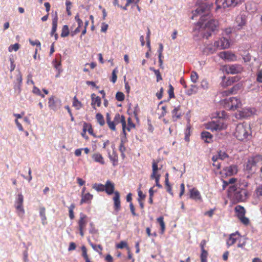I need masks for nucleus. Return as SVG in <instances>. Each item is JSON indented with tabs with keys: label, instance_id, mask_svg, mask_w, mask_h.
<instances>
[{
	"label": "nucleus",
	"instance_id": "nucleus-1",
	"mask_svg": "<svg viewBox=\"0 0 262 262\" xmlns=\"http://www.w3.org/2000/svg\"><path fill=\"white\" fill-rule=\"evenodd\" d=\"M218 26L217 20L210 18L209 15H202L193 30H198L203 37L208 38L217 29Z\"/></svg>",
	"mask_w": 262,
	"mask_h": 262
},
{
	"label": "nucleus",
	"instance_id": "nucleus-2",
	"mask_svg": "<svg viewBox=\"0 0 262 262\" xmlns=\"http://www.w3.org/2000/svg\"><path fill=\"white\" fill-rule=\"evenodd\" d=\"M250 126L247 123L238 124L234 133L236 138L240 141H245L249 140L251 137Z\"/></svg>",
	"mask_w": 262,
	"mask_h": 262
},
{
	"label": "nucleus",
	"instance_id": "nucleus-3",
	"mask_svg": "<svg viewBox=\"0 0 262 262\" xmlns=\"http://www.w3.org/2000/svg\"><path fill=\"white\" fill-rule=\"evenodd\" d=\"M228 192L229 195L237 202L244 201L248 196V192L245 189L237 188L235 185L229 187Z\"/></svg>",
	"mask_w": 262,
	"mask_h": 262
},
{
	"label": "nucleus",
	"instance_id": "nucleus-4",
	"mask_svg": "<svg viewBox=\"0 0 262 262\" xmlns=\"http://www.w3.org/2000/svg\"><path fill=\"white\" fill-rule=\"evenodd\" d=\"M205 127L212 132H219L227 128V123L223 119H217L205 124Z\"/></svg>",
	"mask_w": 262,
	"mask_h": 262
},
{
	"label": "nucleus",
	"instance_id": "nucleus-5",
	"mask_svg": "<svg viewBox=\"0 0 262 262\" xmlns=\"http://www.w3.org/2000/svg\"><path fill=\"white\" fill-rule=\"evenodd\" d=\"M221 102L224 108L228 110L234 111L242 106L241 100L235 97L225 99Z\"/></svg>",
	"mask_w": 262,
	"mask_h": 262
},
{
	"label": "nucleus",
	"instance_id": "nucleus-6",
	"mask_svg": "<svg viewBox=\"0 0 262 262\" xmlns=\"http://www.w3.org/2000/svg\"><path fill=\"white\" fill-rule=\"evenodd\" d=\"M196 4L198 7L193 12L192 19H194L196 15H201L204 12L207 13L211 7L212 6V3H210L207 0H198Z\"/></svg>",
	"mask_w": 262,
	"mask_h": 262
},
{
	"label": "nucleus",
	"instance_id": "nucleus-7",
	"mask_svg": "<svg viewBox=\"0 0 262 262\" xmlns=\"http://www.w3.org/2000/svg\"><path fill=\"white\" fill-rule=\"evenodd\" d=\"M261 161L262 156L257 155L253 157H250L248 159L244 169L249 173H254L256 170L257 164Z\"/></svg>",
	"mask_w": 262,
	"mask_h": 262
},
{
	"label": "nucleus",
	"instance_id": "nucleus-8",
	"mask_svg": "<svg viewBox=\"0 0 262 262\" xmlns=\"http://www.w3.org/2000/svg\"><path fill=\"white\" fill-rule=\"evenodd\" d=\"M159 163V161H156L154 160L152 162V173L150 175V179L155 180L156 185L160 188L162 186L159 183L160 179L161 177V174L159 172V170L161 169V166L160 167H158V164Z\"/></svg>",
	"mask_w": 262,
	"mask_h": 262
},
{
	"label": "nucleus",
	"instance_id": "nucleus-9",
	"mask_svg": "<svg viewBox=\"0 0 262 262\" xmlns=\"http://www.w3.org/2000/svg\"><path fill=\"white\" fill-rule=\"evenodd\" d=\"M243 0H216V10L226 8L230 7H235L242 2Z\"/></svg>",
	"mask_w": 262,
	"mask_h": 262
},
{
	"label": "nucleus",
	"instance_id": "nucleus-10",
	"mask_svg": "<svg viewBox=\"0 0 262 262\" xmlns=\"http://www.w3.org/2000/svg\"><path fill=\"white\" fill-rule=\"evenodd\" d=\"M222 70L227 74H236L241 73L243 70V67L238 64L225 65Z\"/></svg>",
	"mask_w": 262,
	"mask_h": 262
},
{
	"label": "nucleus",
	"instance_id": "nucleus-11",
	"mask_svg": "<svg viewBox=\"0 0 262 262\" xmlns=\"http://www.w3.org/2000/svg\"><path fill=\"white\" fill-rule=\"evenodd\" d=\"M255 112L254 108L245 107L241 111L237 112L235 116L237 119H240L244 118L249 117L253 115Z\"/></svg>",
	"mask_w": 262,
	"mask_h": 262
},
{
	"label": "nucleus",
	"instance_id": "nucleus-12",
	"mask_svg": "<svg viewBox=\"0 0 262 262\" xmlns=\"http://www.w3.org/2000/svg\"><path fill=\"white\" fill-rule=\"evenodd\" d=\"M218 55L220 58L228 62L235 61L237 60V56L231 51L221 52Z\"/></svg>",
	"mask_w": 262,
	"mask_h": 262
},
{
	"label": "nucleus",
	"instance_id": "nucleus-13",
	"mask_svg": "<svg viewBox=\"0 0 262 262\" xmlns=\"http://www.w3.org/2000/svg\"><path fill=\"white\" fill-rule=\"evenodd\" d=\"M215 46L218 49H225L229 48L230 42L228 38L222 37L215 41Z\"/></svg>",
	"mask_w": 262,
	"mask_h": 262
},
{
	"label": "nucleus",
	"instance_id": "nucleus-14",
	"mask_svg": "<svg viewBox=\"0 0 262 262\" xmlns=\"http://www.w3.org/2000/svg\"><path fill=\"white\" fill-rule=\"evenodd\" d=\"M189 197L195 202H202V198L199 191L195 188L189 190Z\"/></svg>",
	"mask_w": 262,
	"mask_h": 262
},
{
	"label": "nucleus",
	"instance_id": "nucleus-15",
	"mask_svg": "<svg viewBox=\"0 0 262 262\" xmlns=\"http://www.w3.org/2000/svg\"><path fill=\"white\" fill-rule=\"evenodd\" d=\"M88 223V217L84 213H80L79 219L78 221V229H85L86 225Z\"/></svg>",
	"mask_w": 262,
	"mask_h": 262
},
{
	"label": "nucleus",
	"instance_id": "nucleus-16",
	"mask_svg": "<svg viewBox=\"0 0 262 262\" xmlns=\"http://www.w3.org/2000/svg\"><path fill=\"white\" fill-rule=\"evenodd\" d=\"M114 122L116 124H117L120 123H121L123 133L124 136H126V133H125L126 122L125 120L124 117L123 116H121V115H119V114H116V115L114 117Z\"/></svg>",
	"mask_w": 262,
	"mask_h": 262
},
{
	"label": "nucleus",
	"instance_id": "nucleus-17",
	"mask_svg": "<svg viewBox=\"0 0 262 262\" xmlns=\"http://www.w3.org/2000/svg\"><path fill=\"white\" fill-rule=\"evenodd\" d=\"M246 23V18L245 15H239L236 17L235 19V27L238 30L242 29L243 27L245 25Z\"/></svg>",
	"mask_w": 262,
	"mask_h": 262
},
{
	"label": "nucleus",
	"instance_id": "nucleus-18",
	"mask_svg": "<svg viewBox=\"0 0 262 262\" xmlns=\"http://www.w3.org/2000/svg\"><path fill=\"white\" fill-rule=\"evenodd\" d=\"M224 171L226 176H231L235 174L238 172V168L236 165H232L224 168Z\"/></svg>",
	"mask_w": 262,
	"mask_h": 262
},
{
	"label": "nucleus",
	"instance_id": "nucleus-19",
	"mask_svg": "<svg viewBox=\"0 0 262 262\" xmlns=\"http://www.w3.org/2000/svg\"><path fill=\"white\" fill-rule=\"evenodd\" d=\"M114 209L116 212H118L121 208L120 194L118 191H115L113 197Z\"/></svg>",
	"mask_w": 262,
	"mask_h": 262
},
{
	"label": "nucleus",
	"instance_id": "nucleus-20",
	"mask_svg": "<svg viewBox=\"0 0 262 262\" xmlns=\"http://www.w3.org/2000/svg\"><path fill=\"white\" fill-rule=\"evenodd\" d=\"M171 114L172 118L173 121H177L178 119H180L182 116L180 105L175 107L172 111Z\"/></svg>",
	"mask_w": 262,
	"mask_h": 262
},
{
	"label": "nucleus",
	"instance_id": "nucleus-21",
	"mask_svg": "<svg viewBox=\"0 0 262 262\" xmlns=\"http://www.w3.org/2000/svg\"><path fill=\"white\" fill-rule=\"evenodd\" d=\"M239 234L237 232L230 234L227 241V246L229 247L233 245L237 241L239 240Z\"/></svg>",
	"mask_w": 262,
	"mask_h": 262
},
{
	"label": "nucleus",
	"instance_id": "nucleus-22",
	"mask_svg": "<svg viewBox=\"0 0 262 262\" xmlns=\"http://www.w3.org/2000/svg\"><path fill=\"white\" fill-rule=\"evenodd\" d=\"M93 198V195L88 192L85 193H81V199L80 200V204L83 203L90 204Z\"/></svg>",
	"mask_w": 262,
	"mask_h": 262
},
{
	"label": "nucleus",
	"instance_id": "nucleus-23",
	"mask_svg": "<svg viewBox=\"0 0 262 262\" xmlns=\"http://www.w3.org/2000/svg\"><path fill=\"white\" fill-rule=\"evenodd\" d=\"M92 103L91 105L92 107L96 109V106L99 107L101 103V100L99 96H97L95 94L91 95Z\"/></svg>",
	"mask_w": 262,
	"mask_h": 262
},
{
	"label": "nucleus",
	"instance_id": "nucleus-24",
	"mask_svg": "<svg viewBox=\"0 0 262 262\" xmlns=\"http://www.w3.org/2000/svg\"><path fill=\"white\" fill-rule=\"evenodd\" d=\"M115 185L113 183L110 181H107L105 184V192L109 195L114 193Z\"/></svg>",
	"mask_w": 262,
	"mask_h": 262
},
{
	"label": "nucleus",
	"instance_id": "nucleus-25",
	"mask_svg": "<svg viewBox=\"0 0 262 262\" xmlns=\"http://www.w3.org/2000/svg\"><path fill=\"white\" fill-rule=\"evenodd\" d=\"M92 159L96 162H98L102 165L105 164L104 160L100 153L96 152L92 155Z\"/></svg>",
	"mask_w": 262,
	"mask_h": 262
},
{
	"label": "nucleus",
	"instance_id": "nucleus-26",
	"mask_svg": "<svg viewBox=\"0 0 262 262\" xmlns=\"http://www.w3.org/2000/svg\"><path fill=\"white\" fill-rule=\"evenodd\" d=\"M58 20V18L57 16V13L56 12L55 16H54L52 20V28L51 31L52 35H53L55 33H56L57 28Z\"/></svg>",
	"mask_w": 262,
	"mask_h": 262
},
{
	"label": "nucleus",
	"instance_id": "nucleus-27",
	"mask_svg": "<svg viewBox=\"0 0 262 262\" xmlns=\"http://www.w3.org/2000/svg\"><path fill=\"white\" fill-rule=\"evenodd\" d=\"M39 215L40 216L41 222L43 225L47 224V217L46 216V209L43 207H40L39 208Z\"/></svg>",
	"mask_w": 262,
	"mask_h": 262
},
{
	"label": "nucleus",
	"instance_id": "nucleus-28",
	"mask_svg": "<svg viewBox=\"0 0 262 262\" xmlns=\"http://www.w3.org/2000/svg\"><path fill=\"white\" fill-rule=\"evenodd\" d=\"M201 137L203 140H204L206 142L209 143L212 140V136L208 132H202Z\"/></svg>",
	"mask_w": 262,
	"mask_h": 262
},
{
	"label": "nucleus",
	"instance_id": "nucleus-29",
	"mask_svg": "<svg viewBox=\"0 0 262 262\" xmlns=\"http://www.w3.org/2000/svg\"><path fill=\"white\" fill-rule=\"evenodd\" d=\"M235 210L238 218L242 217L245 214V210L244 208L240 205L236 206Z\"/></svg>",
	"mask_w": 262,
	"mask_h": 262
},
{
	"label": "nucleus",
	"instance_id": "nucleus-30",
	"mask_svg": "<svg viewBox=\"0 0 262 262\" xmlns=\"http://www.w3.org/2000/svg\"><path fill=\"white\" fill-rule=\"evenodd\" d=\"M217 49V47L215 46V42L213 45H208L205 48V52H207V53H213Z\"/></svg>",
	"mask_w": 262,
	"mask_h": 262
},
{
	"label": "nucleus",
	"instance_id": "nucleus-31",
	"mask_svg": "<svg viewBox=\"0 0 262 262\" xmlns=\"http://www.w3.org/2000/svg\"><path fill=\"white\" fill-rule=\"evenodd\" d=\"M198 91V88L196 85L194 84H191L190 85V88L188 89L186 92V94L190 96L192 95L193 94H195Z\"/></svg>",
	"mask_w": 262,
	"mask_h": 262
},
{
	"label": "nucleus",
	"instance_id": "nucleus-32",
	"mask_svg": "<svg viewBox=\"0 0 262 262\" xmlns=\"http://www.w3.org/2000/svg\"><path fill=\"white\" fill-rule=\"evenodd\" d=\"M24 196L21 194H18L15 201V206H23Z\"/></svg>",
	"mask_w": 262,
	"mask_h": 262
},
{
	"label": "nucleus",
	"instance_id": "nucleus-33",
	"mask_svg": "<svg viewBox=\"0 0 262 262\" xmlns=\"http://www.w3.org/2000/svg\"><path fill=\"white\" fill-rule=\"evenodd\" d=\"M240 89V85L236 84L234 85L230 90V91H224L223 92V95H227L231 93H236V92Z\"/></svg>",
	"mask_w": 262,
	"mask_h": 262
},
{
	"label": "nucleus",
	"instance_id": "nucleus-34",
	"mask_svg": "<svg viewBox=\"0 0 262 262\" xmlns=\"http://www.w3.org/2000/svg\"><path fill=\"white\" fill-rule=\"evenodd\" d=\"M48 104L49 107L50 109L54 111L56 110V107L55 105V101L54 100V97L53 96L51 97L49 99Z\"/></svg>",
	"mask_w": 262,
	"mask_h": 262
},
{
	"label": "nucleus",
	"instance_id": "nucleus-35",
	"mask_svg": "<svg viewBox=\"0 0 262 262\" xmlns=\"http://www.w3.org/2000/svg\"><path fill=\"white\" fill-rule=\"evenodd\" d=\"M96 119L101 126L104 125L105 121L102 114L100 113H97L96 115Z\"/></svg>",
	"mask_w": 262,
	"mask_h": 262
},
{
	"label": "nucleus",
	"instance_id": "nucleus-36",
	"mask_svg": "<svg viewBox=\"0 0 262 262\" xmlns=\"http://www.w3.org/2000/svg\"><path fill=\"white\" fill-rule=\"evenodd\" d=\"M15 207L18 215L22 217L25 214V210L23 208V206H15Z\"/></svg>",
	"mask_w": 262,
	"mask_h": 262
},
{
	"label": "nucleus",
	"instance_id": "nucleus-37",
	"mask_svg": "<svg viewBox=\"0 0 262 262\" xmlns=\"http://www.w3.org/2000/svg\"><path fill=\"white\" fill-rule=\"evenodd\" d=\"M199 79V75L195 71H192L190 75V79L192 82L195 83Z\"/></svg>",
	"mask_w": 262,
	"mask_h": 262
},
{
	"label": "nucleus",
	"instance_id": "nucleus-38",
	"mask_svg": "<svg viewBox=\"0 0 262 262\" xmlns=\"http://www.w3.org/2000/svg\"><path fill=\"white\" fill-rule=\"evenodd\" d=\"M73 106L75 107L76 110H79L82 106L81 103L77 99L75 96L73 98Z\"/></svg>",
	"mask_w": 262,
	"mask_h": 262
},
{
	"label": "nucleus",
	"instance_id": "nucleus-39",
	"mask_svg": "<svg viewBox=\"0 0 262 262\" xmlns=\"http://www.w3.org/2000/svg\"><path fill=\"white\" fill-rule=\"evenodd\" d=\"M54 68L56 69L57 72H61L62 70L61 67V62L58 61L57 59H55L53 61Z\"/></svg>",
	"mask_w": 262,
	"mask_h": 262
},
{
	"label": "nucleus",
	"instance_id": "nucleus-40",
	"mask_svg": "<svg viewBox=\"0 0 262 262\" xmlns=\"http://www.w3.org/2000/svg\"><path fill=\"white\" fill-rule=\"evenodd\" d=\"M69 34V27L67 25H64L63 26L62 29V32L61 33V36L62 37H67Z\"/></svg>",
	"mask_w": 262,
	"mask_h": 262
},
{
	"label": "nucleus",
	"instance_id": "nucleus-41",
	"mask_svg": "<svg viewBox=\"0 0 262 262\" xmlns=\"http://www.w3.org/2000/svg\"><path fill=\"white\" fill-rule=\"evenodd\" d=\"M157 222L159 223L161 227V233L163 234L165 230V223L163 217L161 216L157 219Z\"/></svg>",
	"mask_w": 262,
	"mask_h": 262
},
{
	"label": "nucleus",
	"instance_id": "nucleus-42",
	"mask_svg": "<svg viewBox=\"0 0 262 262\" xmlns=\"http://www.w3.org/2000/svg\"><path fill=\"white\" fill-rule=\"evenodd\" d=\"M93 188L97 191H103L105 189V185L101 184H95Z\"/></svg>",
	"mask_w": 262,
	"mask_h": 262
},
{
	"label": "nucleus",
	"instance_id": "nucleus-43",
	"mask_svg": "<svg viewBox=\"0 0 262 262\" xmlns=\"http://www.w3.org/2000/svg\"><path fill=\"white\" fill-rule=\"evenodd\" d=\"M217 119H222L224 121H226V119L228 118L226 112L224 111L219 112L217 114Z\"/></svg>",
	"mask_w": 262,
	"mask_h": 262
},
{
	"label": "nucleus",
	"instance_id": "nucleus-44",
	"mask_svg": "<svg viewBox=\"0 0 262 262\" xmlns=\"http://www.w3.org/2000/svg\"><path fill=\"white\" fill-rule=\"evenodd\" d=\"M149 70L154 72L155 74L157 77V81L158 82L162 79L160 71L158 70H155L154 68L152 67H150L149 68Z\"/></svg>",
	"mask_w": 262,
	"mask_h": 262
},
{
	"label": "nucleus",
	"instance_id": "nucleus-45",
	"mask_svg": "<svg viewBox=\"0 0 262 262\" xmlns=\"http://www.w3.org/2000/svg\"><path fill=\"white\" fill-rule=\"evenodd\" d=\"M201 262H207V258L208 252L205 250H201Z\"/></svg>",
	"mask_w": 262,
	"mask_h": 262
},
{
	"label": "nucleus",
	"instance_id": "nucleus-46",
	"mask_svg": "<svg viewBox=\"0 0 262 262\" xmlns=\"http://www.w3.org/2000/svg\"><path fill=\"white\" fill-rule=\"evenodd\" d=\"M20 47V45L18 43H16L14 45H10L8 48V51L10 52H12L13 51H17Z\"/></svg>",
	"mask_w": 262,
	"mask_h": 262
},
{
	"label": "nucleus",
	"instance_id": "nucleus-47",
	"mask_svg": "<svg viewBox=\"0 0 262 262\" xmlns=\"http://www.w3.org/2000/svg\"><path fill=\"white\" fill-rule=\"evenodd\" d=\"M125 147L124 145V141L122 139L119 146V150L121 152V156L123 158L125 157L124 151H125Z\"/></svg>",
	"mask_w": 262,
	"mask_h": 262
},
{
	"label": "nucleus",
	"instance_id": "nucleus-48",
	"mask_svg": "<svg viewBox=\"0 0 262 262\" xmlns=\"http://www.w3.org/2000/svg\"><path fill=\"white\" fill-rule=\"evenodd\" d=\"M90 244L95 251L99 253H101V251L102 250V248L101 245H96L91 242H90Z\"/></svg>",
	"mask_w": 262,
	"mask_h": 262
},
{
	"label": "nucleus",
	"instance_id": "nucleus-49",
	"mask_svg": "<svg viewBox=\"0 0 262 262\" xmlns=\"http://www.w3.org/2000/svg\"><path fill=\"white\" fill-rule=\"evenodd\" d=\"M66 11L67 12V14L69 16H70L71 15V5L72 3L69 1H67L66 2Z\"/></svg>",
	"mask_w": 262,
	"mask_h": 262
},
{
	"label": "nucleus",
	"instance_id": "nucleus-50",
	"mask_svg": "<svg viewBox=\"0 0 262 262\" xmlns=\"http://www.w3.org/2000/svg\"><path fill=\"white\" fill-rule=\"evenodd\" d=\"M90 228L89 230V232L91 234H96L98 232V230L95 228L94 224L93 222H91L90 223Z\"/></svg>",
	"mask_w": 262,
	"mask_h": 262
},
{
	"label": "nucleus",
	"instance_id": "nucleus-51",
	"mask_svg": "<svg viewBox=\"0 0 262 262\" xmlns=\"http://www.w3.org/2000/svg\"><path fill=\"white\" fill-rule=\"evenodd\" d=\"M127 122V127H125V129L126 128L128 131H130L131 129L135 128V125L132 122L130 118H128Z\"/></svg>",
	"mask_w": 262,
	"mask_h": 262
},
{
	"label": "nucleus",
	"instance_id": "nucleus-52",
	"mask_svg": "<svg viewBox=\"0 0 262 262\" xmlns=\"http://www.w3.org/2000/svg\"><path fill=\"white\" fill-rule=\"evenodd\" d=\"M81 250H82V255L83 257V258H84L85 261L90 260V259L88 257V255L87 254V251H86V248L84 246H82L81 247Z\"/></svg>",
	"mask_w": 262,
	"mask_h": 262
},
{
	"label": "nucleus",
	"instance_id": "nucleus-53",
	"mask_svg": "<svg viewBox=\"0 0 262 262\" xmlns=\"http://www.w3.org/2000/svg\"><path fill=\"white\" fill-rule=\"evenodd\" d=\"M116 247L118 249H123L124 248H126L128 250H129L127 243L124 241L120 242V243L117 245Z\"/></svg>",
	"mask_w": 262,
	"mask_h": 262
},
{
	"label": "nucleus",
	"instance_id": "nucleus-54",
	"mask_svg": "<svg viewBox=\"0 0 262 262\" xmlns=\"http://www.w3.org/2000/svg\"><path fill=\"white\" fill-rule=\"evenodd\" d=\"M117 73H118V70L117 68H115V69H114L112 72V77L111 81L113 83H115L117 80Z\"/></svg>",
	"mask_w": 262,
	"mask_h": 262
},
{
	"label": "nucleus",
	"instance_id": "nucleus-55",
	"mask_svg": "<svg viewBox=\"0 0 262 262\" xmlns=\"http://www.w3.org/2000/svg\"><path fill=\"white\" fill-rule=\"evenodd\" d=\"M116 98L118 101H122L124 99V95L122 92H117L116 95Z\"/></svg>",
	"mask_w": 262,
	"mask_h": 262
},
{
	"label": "nucleus",
	"instance_id": "nucleus-56",
	"mask_svg": "<svg viewBox=\"0 0 262 262\" xmlns=\"http://www.w3.org/2000/svg\"><path fill=\"white\" fill-rule=\"evenodd\" d=\"M217 155L221 160H224L228 157V155L225 151H220Z\"/></svg>",
	"mask_w": 262,
	"mask_h": 262
},
{
	"label": "nucleus",
	"instance_id": "nucleus-57",
	"mask_svg": "<svg viewBox=\"0 0 262 262\" xmlns=\"http://www.w3.org/2000/svg\"><path fill=\"white\" fill-rule=\"evenodd\" d=\"M29 42L30 44L32 46H36L38 47H39V49L41 48V43L40 41L38 40H31V39L29 40Z\"/></svg>",
	"mask_w": 262,
	"mask_h": 262
},
{
	"label": "nucleus",
	"instance_id": "nucleus-58",
	"mask_svg": "<svg viewBox=\"0 0 262 262\" xmlns=\"http://www.w3.org/2000/svg\"><path fill=\"white\" fill-rule=\"evenodd\" d=\"M201 86L203 89H207L209 87L208 82L206 80H203L201 83Z\"/></svg>",
	"mask_w": 262,
	"mask_h": 262
},
{
	"label": "nucleus",
	"instance_id": "nucleus-59",
	"mask_svg": "<svg viewBox=\"0 0 262 262\" xmlns=\"http://www.w3.org/2000/svg\"><path fill=\"white\" fill-rule=\"evenodd\" d=\"M256 80L260 83H262V69L259 70L257 73Z\"/></svg>",
	"mask_w": 262,
	"mask_h": 262
},
{
	"label": "nucleus",
	"instance_id": "nucleus-60",
	"mask_svg": "<svg viewBox=\"0 0 262 262\" xmlns=\"http://www.w3.org/2000/svg\"><path fill=\"white\" fill-rule=\"evenodd\" d=\"M75 19L78 24V27H81L83 25L82 20L80 19L79 15L77 14L75 17Z\"/></svg>",
	"mask_w": 262,
	"mask_h": 262
},
{
	"label": "nucleus",
	"instance_id": "nucleus-61",
	"mask_svg": "<svg viewBox=\"0 0 262 262\" xmlns=\"http://www.w3.org/2000/svg\"><path fill=\"white\" fill-rule=\"evenodd\" d=\"M107 123L108 124L109 128L111 129H112V130H115V129H116L115 126L116 124L114 122V121H110L107 122Z\"/></svg>",
	"mask_w": 262,
	"mask_h": 262
},
{
	"label": "nucleus",
	"instance_id": "nucleus-62",
	"mask_svg": "<svg viewBox=\"0 0 262 262\" xmlns=\"http://www.w3.org/2000/svg\"><path fill=\"white\" fill-rule=\"evenodd\" d=\"M242 223H243L245 225H248L249 224V219L245 217V215L242 217H240L238 218Z\"/></svg>",
	"mask_w": 262,
	"mask_h": 262
},
{
	"label": "nucleus",
	"instance_id": "nucleus-63",
	"mask_svg": "<svg viewBox=\"0 0 262 262\" xmlns=\"http://www.w3.org/2000/svg\"><path fill=\"white\" fill-rule=\"evenodd\" d=\"M32 93L36 95H41V91L36 86L33 85V89H32Z\"/></svg>",
	"mask_w": 262,
	"mask_h": 262
},
{
	"label": "nucleus",
	"instance_id": "nucleus-64",
	"mask_svg": "<svg viewBox=\"0 0 262 262\" xmlns=\"http://www.w3.org/2000/svg\"><path fill=\"white\" fill-rule=\"evenodd\" d=\"M168 94L170 98L174 97V92H173V88L171 85H169V89L168 90Z\"/></svg>",
	"mask_w": 262,
	"mask_h": 262
}]
</instances>
